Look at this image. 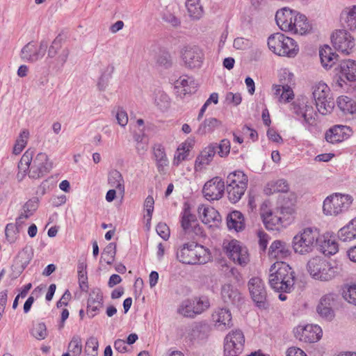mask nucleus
<instances>
[{"label": "nucleus", "instance_id": "29", "mask_svg": "<svg viewBox=\"0 0 356 356\" xmlns=\"http://www.w3.org/2000/svg\"><path fill=\"white\" fill-rule=\"evenodd\" d=\"M221 296L225 303L238 305L242 300V297L237 289L229 284H225L222 286Z\"/></svg>", "mask_w": 356, "mask_h": 356}, {"label": "nucleus", "instance_id": "60", "mask_svg": "<svg viewBox=\"0 0 356 356\" xmlns=\"http://www.w3.org/2000/svg\"><path fill=\"white\" fill-rule=\"evenodd\" d=\"M113 113H115L118 124L121 127H125L128 123V115L127 112L122 108H118Z\"/></svg>", "mask_w": 356, "mask_h": 356}, {"label": "nucleus", "instance_id": "30", "mask_svg": "<svg viewBox=\"0 0 356 356\" xmlns=\"http://www.w3.org/2000/svg\"><path fill=\"white\" fill-rule=\"evenodd\" d=\"M33 154V150L28 149L21 157L18 163V172L16 176L18 181H22L26 175H29L30 164Z\"/></svg>", "mask_w": 356, "mask_h": 356}, {"label": "nucleus", "instance_id": "8", "mask_svg": "<svg viewBox=\"0 0 356 356\" xmlns=\"http://www.w3.org/2000/svg\"><path fill=\"white\" fill-rule=\"evenodd\" d=\"M279 85H273V95L280 103H288L294 98L292 86L295 84L294 75L287 70H283L280 74Z\"/></svg>", "mask_w": 356, "mask_h": 356}, {"label": "nucleus", "instance_id": "56", "mask_svg": "<svg viewBox=\"0 0 356 356\" xmlns=\"http://www.w3.org/2000/svg\"><path fill=\"white\" fill-rule=\"evenodd\" d=\"M154 200L152 196L148 195L144 202V207L147 212L145 217L147 218V223L150 222L152 213L154 211Z\"/></svg>", "mask_w": 356, "mask_h": 356}, {"label": "nucleus", "instance_id": "26", "mask_svg": "<svg viewBox=\"0 0 356 356\" xmlns=\"http://www.w3.org/2000/svg\"><path fill=\"white\" fill-rule=\"evenodd\" d=\"M290 254L291 251L289 245L286 243L278 240L271 243L268 251L269 257L277 261L284 259Z\"/></svg>", "mask_w": 356, "mask_h": 356}, {"label": "nucleus", "instance_id": "45", "mask_svg": "<svg viewBox=\"0 0 356 356\" xmlns=\"http://www.w3.org/2000/svg\"><path fill=\"white\" fill-rule=\"evenodd\" d=\"M246 188H241V186H227L226 191L227 193V197L232 203L238 202L244 195Z\"/></svg>", "mask_w": 356, "mask_h": 356}, {"label": "nucleus", "instance_id": "6", "mask_svg": "<svg viewBox=\"0 0 356 356\" xmlns=\"http://www.w3.org/2000/svg\"><path fill=\"white\" fill-rule=\"evenodd\" d=\"M290 111L305 127L309 128L316 125L318 113L306 97L297 98L290 104Z\"/></svg>", "mask_w": 356, "mask_h": 356}, {"label": "nucleus", "instance_id": "11", "mask_svg": "<svg viewBox=\"0 0 356 356\" xmlns=\"http://www.w3.org/2000/svg\"><path fill=\"white\" fill-rule=\"evenodd\" d=\"M245 336L240 329L232 330L225 337L224 355L238 356L243 350Z\"/></svg>", "mask_w": 356, "mask_h": 356}, {"label": "nucleus", "instance_id": "50", "mask_svg": "<svg viewBox=\"0 0 356 356\" xmlns=\"http://www.w3.org/2000/svg\"><path fill=\"white\" fill-rule=\"evenodd\" d=\"M20 229L14 223H8L6 226L5 234L10 243H15L19 237Z\"/></svg>", "mask_w": 356, "mask_h": 356}, {"label": "nucleus", "instance_id": "61", "mask_svg": "<svg viewBox=\"0 0 356 356\" xmlns=\"http://www.w3.org/2000/svg\"><path fill=\"white\" fill-rule=\"evenodd\" d=\"M158 234L164 240H168L170 236V229L168 226L163 222H159L156 227Z\"/></svg>", "mask_w": 356, "mask_h": 356}, {"label": "nucleus", "instance_id": "16", "mask_svg": "<svg viewBox=\"0 0 356 356\" xmlns=\"http://www.w3.org/2000/svg\"><path fill=\"white\" fill-rule=\"evenodd\" d=\"M51 168V164L49 162L47 154L40 152L35 158L33 157L31 161L29 177L34 179L41 178L47 174Z\"/></svg>", "mask_w": 356, "mask_h": 356}, {"label": "nucleus", "instance_id": "31", "mask_svg": "<svg viewBox=\"0 0 356 356\" xmlns=\"http://www.w3.org/2000/svg\"><path fill=\"white\" fill-rule=\"evenodd\" d=\"M319 56L321 64L325 69L331 68L338 60V55L328 45H324L320 49Z\"/></svg>", "mask_w": 356, "mask_h": 356}, {"label": "nucleus", "instance_id": "43", "mask_svg": "<svg viewBox=\"0 0 356 356\" xmlns=\"http://www.w3.org/2000/svg\"><path fill=\"white\" fill-rule=\"evenodd\" d=\"M222 122L216 118H209L204 120L198 128V133L205 134L213 131L216 128L221 126Z\"/></svg>", "mask_w": 356, "mask_h": 356}, {"label": "nucleus", "instance_id": "47", "mask_svg": "<svg viewBox=\"0 0 356 356\" xmlns=\"http://www.w3.org/2000/svg\"><path fill=\"white\" fill-rule=\"evenodd\" d=\"M321 250L324 254L332 255L338 252V244L334 238L324 239L321 242Z\"/></svg>", "mask_w": 356, "mask_h": 356}, {"label": "nucleus", "instance_id": "5", "mask_svg": "<svg viewBox=\"0 0 356 356\" xmlns=\"http://www.w3.org/2000/svg\"><path fill=\"white\" fill-rule=\"evenodd\" d=\"M320 233L317 228L306 227L296 234L292 240L294 252L301 255L311 253L319 242Z\"/></svg>", "mask_w": 356, "mask_h": 356}, {"label": "nucleus", "instance_id": "1", "mask_svg": "<svg viewBox=\"0 0 356 356\" xmlns=\"http://www.w3.org/2000/svg\"><path fill=\"white\" fill-rule=\"evenodd\" d=\"M275 21L281 30L295 34L304 35L312 29L305 15L287 7L277 11Z\"/></svg>", "mask_w": 356, "mask_h": 356}, {"label": "nucleus", "instance_id": "39", "mask_svg": "<svg viewBox=\"0 0 356 356\" xmlns=\"http://www.w3.org/2000/svg\"><path fill=\"white\" fill-rule=\"evenodd\" d=\"M108 182L111 187L118 189L120 194L124 193V179L122 174L116 170H112L108 174Z\"/></svg>", "mask_w": 356, "mask_h": 356}, {"label": "nucleus", "instance_id": "4", "mask_svg": "<svg viewBox=\"0 0 356 356\" xmlns=\"http://www.w3.org/2000/svg\"><path fill=\"white\" fill-rule=\"evenodd\" d=\"M177 258L185 264H204L209 261L210 254L202 245L192 242L184 243L177 249Z\"/></svg>", "mask_w": 356, "mask_h": 356}, {"label": "nucleus", "instance_id": "40", "mask_svg": "<svg viewBox=\"0 0 356 356\" xmlns=\"http://www.w3.org/2000/svg\"><path fill=\"white\" fill-rule=\"evenodd\" d=\"M200 0H186V7L189 16L193 19H199L203 15V8Z\"/></svg>", "mask_w": 356, "mask_h": 356}, {"label": "nucleus", "instance_id": "59", "mask_svg": "<svg viewBox=\"0 0 356 356\" xmlns=\"http://www.w3.org/2000/svg\"><path fill=\"white\" fill-rule=\"evenodd\" d=\"M241 101L242 97L239 92L234 93L232 92H228L225 95V102L228 104L238 106L241 103Z\"/></svg>", "mask_w": 356, "mask_h": 356}, {"label": "nucleus", "instance_id": "37", "mask_svg": "<svg viewBox=\"0 0 356 356\" xmlns=\"http://www.w3.org/2000/svg\"><path fill=\"white\" fill-rule=\"evenodd\" d=\"M248 179L246 175L241 170H236L230 173L227 177V186H238L247 188Z\"/></svg>", "mask_w": 356, "mask_h": 356}, {"label": "nucleus", "instance_id": "41", "mask_svg": "<svg viewBox=\"0 0 356 356\" xmlns=\"http://www.w3.org/2000/svg\"><path fill=\"white\" fill-rule=\"evenodd\" d=\"M177 88H183L184 93H192L196 90L197 84L193 77L187 75L181 76L175 82Z\"/></svg>", "mask_w": 356, "mask_h": 356}, {"label": "nucleus", "instance_id": "54", "mask_svg": "<svg viewBox=\"0 0 356 356\" xmlns=\"http://www.w3.org/2000/svg\"><path fill=\"white\" fill-rule=\"evenodd\" d=\"M316 311L320 316L326 321H330L334 317V312L332 307H326L324 306L318 305Z\"/></svg>", "mask_w": 356, "mask_h": 356}, {"label": "nucleus", "instance_id": "22", "mask_svg": "<svg viewBox=\"0 0 356 356\" xmlns=\"http://www.w3.org/2000/svg\"><path fill=\"white\" fill-rule=\"evenodd\" d=\"M297 197L293 193L287 194V197L284 198V203L278 210L280 217L284 222V226L289 225L294 219L296 213L295 205Z\"/></svg>", "mask_w": 356, "mask_h": 356}, {"label": "nucleus", "instance_id": "36", "mask_svg": "<svg viewBox=\"0 0 356 356\" xmlns=\"http://www.w3.org/2000/svg\"><path fill=\"white\" fill-rule=\"evenodd\" d=\"M342 76L350 81H356V61L350 59L344 60L339 65Z\"/></svg>", "mask_w": 356, "mask_h": 356}, {"label": "nucleus", "instance_id": "46", "mask_svg": "<svg viewBox=\"0 0 356 356\" xmlns=\"http://www.w3.org/2000/svg\"><path fill=\"white\" fill-rule=\"evenodd\" d=\"M342 297L348 303L356 306V284L344 285Z\"/></svg>", "mask_w": 356, "mask_h": 356}, {"label": "nucleus", "instance_id": "18", "mask_svg": "<svg viewBox=\"0 0 356 356\" xmlns=\"http://www.w3.org/2000/svg\"><path fill=\"white\" fill-rule=\"evenodd\" d=\"M295 337L305 343H314L322 337V330L317 325H299L294 330Z\"/></svg>", "mask_w": 356, "mask_h": 356}, {"label": "nucleus", "instance_id": "13", "mask_svg": "<svg viewBox=\"0 0 356 356\" xmlns=\"http://www.w3.org/2000/svg\"><path fill=\"white\" fill-rule=\"evenodd\" d=\"M209 307L207 300L200 298L187 299L184 300L177 309V312L184 317L194 318L200 314Z\"/></svg>", "mask_w": 356, "mask_h": 356}, {"label": "nucleus", "instance_id": "64", "mask_svg": "<svg viewBox=\"0 0 356 356\" xmlns=\"http://www.w3.org/2000/svg\"><path fill=\"white\" fill-rule=\"evenodd\" d=\"M286 356H307V355L302 349L292 346L287 349Z\"/></svg>", "mask_w": 356, "mask_h": 356}, {"label": "nucleus", "instance_id": "2", "mask_svg": "<svg viewBox=\"0 0 356 356\" xmlns=\"http://www.w3.org/2000/svg\"><path fill=\"white\" fill-rule=\"evenodd\" d=\"M268 282L272 289L278 292L290 293L295 283L294 272L286 263L274 264L270 269Z\"/></svg>", "mask_w": 356, "mask_h": 356}, {"label": "nucleus", "instance_id": "23", "mask_svg": "<svg viewBox=\"0 0 356 356\" xmlns=\"http://www.w3.org/2000/svg\"><path fill=\"white\" fill-rule=\"evenodd\" d=\"M215 327L219 330H226L233 326L232 315L229 309L218 308L211 316Z\"/></svg>", "mask_w": 356, "mask_h": 356}, {"label": "nucleus", "instance_id": "53", "mask_svg": "<svg viewBox=\"0 0 356 356\" xmlns=\"http://www.w3.org/2000/svg\"><path fill=\"white\" fill-rule=\"evenodd\" d=\"M338 237L342 241H349L356 238V234L348 225H346L338 232Z\"/></svg>", "mask_w": 356, "mask_h": 356}, {"label": "nucleus", "instance_id": "25", "mask_svg": "<svg viewBox=\"0 0 356 356\" xmlns=\"http://www.w3.org/2000/svg\"><path fill=\"white\" fill-rule=\"evenodd\" d=\"M103 294L98 288L92 289L87 302V314L90 318L95 316L103 307Z\"/></svg>", "mask_w": 356, "mask_h": 356}, {"label": "nucleus", "instance_id": "63", "mask_svg": "<svg viewBox=\"0 0 356 356\" xmlns=\"http://www.w3.org/2000/svg\"><path fill=\"white\" fill-rule=\"evenodd\" d=\"M188 155V153H186V151H181V149H177L174 159H173V164L175 165H179V163L184 161Z\"/></svg>", "mask_w": 356, "mask_h": 356}, {"label": "nucleus", "instance_id": "7", "mask_svg": "<svg viewBox=\"0 0 356 356\" xmlns=\"http://www.w3.org/2000/svg\"><path fill=\"white\" fill-rule=\"evenodd\" d=\"M268 46L270 51L280 56L293 58L299 51L296 42L281 33L270 35L268 38Z\"/></svg>", "mask_w": 356, "mask_h": 356}, {"label": "nucleus", "instance_id": "35", "mask_svg": "<svg viewBox=\"0 0 356 356\" xmlns=\"http://www.w3.org/2000/svg\"><path fill=\"white\" fill-rule=\"evenodd\" d=\"M227 225L229 229L240 232L245 228L243 215L238 211L231 212L227 218Z\"/></svg>", "mask_w": 356, "mask_h": 356}, {"label": "nucleus", "instance_id": "10", "mask_svg": "<svg viewBox=\"0 0 356 356\" xmlns=\"http://www.w3.org/2000/svg\"><path fill=\"white\" fill-rule=\"evenodd\" d=\"M330 92V88L325 83L320 82L314 86L312 95L318 113L323 115L330 113L334 106Z\"/></svg>", "mask_w": 356, "mask_h": 356}, {"label": "nucleus", "instance_id": "21", "mask_svg": "<svg viewBox=\"0 0 356 356\" xmlns=\"http://www.w3.org/2000/svg\"><path fill=\"white\" fill-rule=\"evenodd\" d=\"M260 216L268 229L275 230L284 227L278 210L276 213L273 212L266 203H264L261 207Z\"/></svg>", "mask_w": 356, "mask_h": 356}, {"label": "nucleus", "instance_id": "62", "mask_svg": "<svg viewBox=\"0 0 356 356\" xmlns=\"http://www.w3.org/2000/svg\"><path fill=\"white\" fill-rule=\"evenodd\" d=\"M60 48L61 43L60 40H54L48 49V57L51 58H54L58 54V51Z\"/></svg>", "mask_w": 356, "mask_h": 356}, {"label": "nucleus", "instance_id": "55", "mask_svg": "<svg viewBox=\"0 0 356 356\" xmlns=\"http://www.w3.org/2000/svg\"><path fill=\"white\" fill-rule=\"evenodd\" d=\"M38 208V202L36 200H30L23 206L21 214L27 215V218L31 216Z\"/></svg>", "mask_w": 356, "mask_h": 356}, {"label": "nucleus", "instance_id": "14", "mask_svg": "<svg viewBox=\"0 0 356 356\" xmlns=\"http://www.w3.org/2000/svg\"><path fill=\"white\" fill-rule=\"evenodd\" d=\"M248 289L256 305L261 309H266L269 304L266 299L267 293L263 281L258 277L251 278L248 282Z\"/></svg>", "mask_w": 356, "mask_h": 356}, {"label": "nucleus", "instance_id": "58", "mask_svg": "<svg viewBox=\"0 0 356 356\" xmlns=\"http://www.w3.org/2000/svg\"><path fill=\"white\" fill-rule=\"evenodd\" d=\"M337 295L334 293H327L321 297L318 305L332 307L336 301Z\"/></svg>", "mask_w": 356, "mask_h": 356}, {"label": "nucleus", "instance_id": "48", "mask_svg": "<svg viewBox=\"0 0 356 356\" xmlns=\"http://www.w3.org/2000/svg\"><path fill=\"white\" fill-rule=\"evenodd\" d=\"M68 350L72 354V356H80L82 353V341L81 338L79 335L72 337L68 344Z\"/></svg>", "mask_w": 356, "mask_h": 356}, {"label": "nucleus", "instance_id": "12", "mask_svg": "<svg viewBox=\"0 0 356 356\" xmlns=\"http://www.w3.org/2000/svg\"><path fill=\"white\" fill-rule=\"evenodd\" d=\"M223 247L227 256L234 263L241 266H245L249 262L248 249L242 245L238 241L233 239L227 243L224 242Z\"/></svg>", "mask_w": 356, "mask_h": 356}, {"label": "nucleus", "instance_id": "42", "mask_svg": "<svg viewBox=\"0 0 356 356\" xmlns=\"http://www.w3.org/2000/svg\"><path fill=\"white\" fill-rule=\"evenodd\" d=\"M337 106L344 113H356V102L347 96L338 97Z\"/></svg>", "mask_w": 356, "mask_h": 356}, {"label": "nucleus", "instance_id": "32", "mask_svg": "<svg viewBox=\"0 0 356 356\" xmlns=\"http://www.w3.org/2000/svg\"><path fill=\"white\" fill-rule=\"evenodd\" d=\"M289 190V185L286 180L279 179L272 180L266 184L264 192L267 195H270L275 193H287Z\"/></svg>", "mask_w": 356, "mask_h": 356}, {"label": "nucleus", "instance_id": "17", "mask_svg": "<svg viewBox=\"0 0 356 356\" xmlns=\"http://www.w3.org/2000/svg\"><path fill=\"white\" fill-rule=\"evenodd\" d=\"M47 48V42L45 41H41L38 46L30 42L22 49L20 57L24 61L35 63L44 56Z\"/></svg>", "mask_w": 356, "mask_h": 356}, {"label": "nucleus", "instance_id": "51", "mask_svg": "<svg viewBox=\"0 0 356 356\" xmlns=\"http://www.w3.org/2000/svg\"><path fill=\"white\" fill-rule=\"evenodd\" d=\"M211 145H215L216 154L217 153L220 157L227 156L230 152V142L227 139H223L219 144L212 143Z\"/></svg>", "mask_w": 356, "mask_h": 356}, {"label": "nucleus", "instance_id": "52", "mask_svg": "<svg viewBox=\"0 0 356 356\" xmlns=\"http://www.w3.org/2000/svg\"><path fill=\"white\" fill-rule=\"evenodd\" d=\"M154 103L160 109H165L170 104L169 97L165 92L159 90L155 94Z\"/></svg>", "mask_w": 356, "mask_h": 356}, {"label": "nucleus", "instance_id": "19", "mask_svg": "<svg viewBox=\"0 0 356 356\" xmlns=\"http://www.w3.org/2000/svg\"><path fill=\"white\" fill-rule=\"evenodd\" d=\"M181 59L186 67L199 68L203 63L204 54L197 46H187L181 51Z\"/></svg>", "mask_w": 356, "mask_h": 356}, {"label": "nucleus", "instance_id": "27", "mask_svg": "<svg viewBox=\"0 0 356 356\" xmlns=\"http://www.w3.org/2000/svg\"><path fill=\"white\" fill-rule=\"evenodd\" d=\"M214 147L215 145L210 144L201 151L200 154L196 158L195 163V169L196 171L202 170L212 161L216 154Z\"/></svg>", "mask_w": 356, "mask_h": 356}, {"label": "nucleus", "instance_id": "3", "mask_svg": "<svg viewBox=\"0 0 356 356\" xmlns=\"http://www.w3.org/2000/svg\"><path fill=\"white\" fill-rule=\"evenodd\" d=\"M307 270L312 278L321 282H327L340 274L341 268L336 262L315 257L311 258L307 264Z\"/></svg>", "mask_w": 356, "mask_h": 356}, {"label": "nucleus", "instance_id": "49", "mask_svg": "<svg viewBox=\"0 0 356 356\" xmlns=\"http://www.w3.org/2000/svg\"><path fill=\"white\" fill-rule=\"evenodd\" d=\"M31 334L38 340L44 339L47 337L46 325L44 323H37L33 324Z\"/></svg>", "mask_w": 356, "mask_h": 356}, {"label": "nucleus", "instance_id": "15", "mask_svg": "<svg viewBox=\"0 0 356 356\" xmlns=\"http://www.w3.org/2000/svg\"><path fill=\"white\" fill-rule=\"evenodd\" d=\"M331 42L339 51L349 54L355 47V40L351 34L344 29L336 30L331 35Z\"/></svg>", "mask_w": 356, "mask_h": 356}, {"label": "nucleus", "instance_id": "44", "mask_svg": "<svg viewBox=\"0 0 356 356\" xmlns=\"http://www.w3.org/2000/svg\"><path fill=\"white\" fill-rule=\"evenodd\" d=\"M29 137V131L27 129L22 130L13 147V153L15 155L19 154L27 145L28 138Z\"/></svg>", "mask_w": 356, "mask_h": 356}, {"label": "nucleus", "instance_id": "57", "mask_svg": "<svg viewBox=\"0 0 356 356\" xmlns=\"http://www.w3.org/2000/svg\"><path fill=\"white\" fill-rule=\"evenodd\" d=\"M103 254L107 256L108 259L106 260V263L111 265L113 262L116 254V245L114 243H110L104 248Z\"/></svg>", "mask_w": 356, "mask_h": 356}, {"label": "nucleus", "instance_id": "20", "mask_svg": "<svg viewBox=\"0 0 356 356\" xmlns=\"http://www.w3.org/2000/svg\"><path fill=\"white\" fill-rule=\"evenodd\" d=\"M225 189L223 180L219 177H215L204 184L202 193L207 200H218L222 197Z\"/></svg>", "mask_w": 356, "mask_h": 356}, {"label": "nucleus", "instance_id": "34", "mask_svg": "<svg viewBox=\"0 0 356 356\" xmlns=\"http://www.w3.org/2000/svg\"><path fill=\"white\" fill-rule=\"evenodd\" d=\"M153 154L158 170L159 172L164 171L169 164L165 148L161 144H156L153 147Z\"/></svg>", "mask_w": 356, "mask_h": 356}, {"label": "nucleus", "instance_id": "38", "mask_svg": "<svg viewBox=\"0 0 356 356\" xmlns=\"http://www.w3.org/2000/svg\"><path fill=\"white\" fill-rule=\"evenodd\" d=\"M345 128V126L335 125L328 129L325 134L326 141L332 144L343 141L345 138L344 131L343 130Z\"/></svg>", "mask_w": 356, "mask_h": 356}, {"label": "nucleus", "instance_id": "33", "mask_svg": "<svg viewBox=\"0 0 356 356\" xmlns=\"http://www.w3.org/2000/svg\"><path fill=\"white\" fill-rule=\"evenodd\" d=\"M181 227L187 232H197L200 229L195 216L191 214L190 209H185L181 216Z\"/></svg>", "mask_w": 356, "mask_h": 356}, {"label": "nucleus", "instance_id": "24", "mask_svg": "<svg viewBox=\"0 0 356 356\" xmlns=\"http://www.w3.org/2000/svg\"><path fill=\"white\" fill-rule=\"evenodd\" d=\"M197 211L202 222L210 227H217L221 220L220 213L212 207L202 204L198 207Z\"/></svg>", "mask_w": 356, "mask_h": 356}, {"label": "nucleus", "instance_id": "28", "mask_svg": "<svg viewBox=\"0 0 356 356\" xmlns=\"http://www.w3.org/2000/svg\"><path fill=\"white\" fill-rule=\"evenodd\" d=\"M340 19L344 27L356 31V5L345 7L340 14Z\"/></svg>", "mask_w": 356, "mask_h": 356}, {"label": "nucleus", "instance_id": "9", "mask_svg": "<svg viewBox=\"0 0 356 356\" xmlns=\"http://www.w3.org/2000/svg\"><path fill=\"white\" fill-rule=\"evenodd\" d=\"M352 202L353 198L349 195L332 194L323 202V213L327 216H337L347 211Z\"/></svg>", "mask_w": 356, "mask_h": 356}]
</instances>
